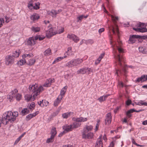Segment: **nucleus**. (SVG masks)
Wrapping results in <instances>:
<instances>
[{
    "instance_id": "f257e3e1",
    "label": "nucleus",
    "mask_w": 147,
    "mask_h": 147,
    "mask_svg": "<svg viewBox=\"0 0 147 147\" xmlns=\"http://www.w3.org/2000/svg\"><path fill=\"white\" fill-rule=\"evenodd\" d=\"M18 113L17 111L12 112L8 111L4 113L1 118L0 117V127L1 123L6 125L9 122H13L16 120V118L18 116Z\"/></svg>"
},
{
    "instance_id": "f03ea898",
    "label": "nucleus",
    "mask_w": 147,
    "mask_h": 147,
    "mask_svg": "<svg viewBox=\"0 0 147 147\" xmlns=\"http://www.w3.org/2000/svg\"><path fill=\"white\" fill-rule=\"evenodd\" d=\"M29 90L30 93L32 94V96L33 97H36L43 90V88L42 86L38 87V85L35 84L30 85Z\"/></svg>"
},
{
    "instance_id": "7ed1b4c3",
    "label": "nucleus",
    "mask_w": 147,
    "mask_h": 147,
    "mask_svg": "<svg viewBox=\"0 0 147 147\" xmlns=\"http://www.w3.org/2000/svg\"><path fill=\"white\" fill-rule=\"evenodd\" d=\"M115 57L117 61L118 64L121 67V70L125 73L127 71L126 69L127 65L122 64L123 62V63L125 62V59L124 57L121 54H117V55L115 56Z\"/></svg>"
},
{
    "instance_id": "20e7f679",
    "label": "nucleus",
    "mask_w": 147,
    "mask_h": 147,
    "mask_svg": "<svg viewBox=\"0 0 147 147\" xmlns=\"http://www.w3.org/2000/svg\"><path fill=\"white\" fill-rule=\"evenodd\" d=\"M72 119L74 122L71 125L73 128L80 127L81 125V122H85L87 120V118H84L82 117H73Z\"/></svg>"
},
{
    "instance_id": "39448f33",
    "label": "nucleus",
    "mask_w": 147,
    "mask_h": 147,
    "mask_svg": "<svg viewBox=\"0 0 147 147\" xmlns=\"http://www.w3.org/2000/svg\"><path fill=\"white\" fill-rule=\"evenodd\" d=\"M85 129H83L84 131L82 133V138L83 139H91L93 136V134L92 133L89 132L86 134L87 133L86 130H84Z\"/></svg>"
},
{
    "instance_id": "423d86ee",
    "label": "nucleus",
    "mask_w": 147,
    "mask_h": 147,
    "mask_svg": "<svg viewBox=\"0 0 147 147\" xmlns=\"http://www.w3.org/2000/svg\"><path fill=\"white\" fill-rule=\"evenodd\" d=\"M18 92V90L16 89H15L12 91L11 92L9 93L7 95V98L10 101L13 100V98L15 97V94Z\"/></svg>"
},
{
    "instance_id": "0eeeda50",
    "label": "nucleus",
    "mask_w": 147,
    "mask_h": 147,
    "mask_svg": "<svg viewBox=\"0 0 147 147\" xmlns=\"http://www.w3.org/2000/svg\"><path fill=\"white\" fill-rule=\"evenodd\" d=\"M6 63L7 65L12 64L14 61V58L11 55H8L6 57Z\"/></svg>"
},
{
    "instance_id": "6e6552de",
    "label": "nucleus",
    "mask_w": 147,
    "mask_h": 147,
    "mask_svg": "<svg viewBox=\"0 0 147 147\" xmlns=\"http://www.w3.org/2000/svg\"><path fill=\"white\" fill-rule=\"evenodd\" d=\"M67 38L70 39H72L75 42L77 43L79 40V38L74 34H68Z\"/></svg>"
},
{
    "instance_id": "1a4fd4ad",
    "label": "nucleus",
    "mask_w": 147,
    "mask_h": 147,
    "mask_svg": "<svg viewBox=\"0 0 147 147\" xmlns=\"http://www.w3.org/2000/svg\"><path fill=\"white\" fill-rule=\"evenodd\" d=\"M112 116L111 114L110 113H108L106 115V119H105V124L109 125L110 124L111 121Z\"/></svg>"
},
{
    "instance_id": "9d476101",
    "label": "nucleus",
    "mask_w": 147,
    "mask_h": 147,
    "mask_svg": "<svg viewBox=\"0 0 147 147\" xmlns=\"http://www.w3.org/2000/svg\"><path fill=\"white\" fill-rule=\"evenodd\" d=\"M34 37H32L29 38L27 40V44L28 45L32 46L35 44Z\"/></svg>"
},
{
    "instance_id": "9b49d317",
    "label": "nucleus",
    "mask_w": 147,
    "mask_h": 147,
    "mask_svg": "<svg viewBox=\"0 0 147 147\" xmlns=\"http://www.w3.org/2000/svg\"><path fill=\"white\" fill-rule=\"evenodd\" d=\"M63 128L64 130V131H65V132L66 131V132H67L68 131H71L72 129H74L72 127V126L71 124L69 125H65L63 126Z\"/></svg>"
},
{
    "instance_id": "f8f14e48",
    "label": "nucleus",
    "mask_w": 147,
    "mask_h": 147,
    "mask_svg": "<svg viewBox=\"0 0 147 147\" xmlns=\"http://www.w3.org/2000/svg\"><path fill=\"white\" fill-rule=\"evenodd\" d=\"M24 98L25 100L27 101H32L34 100L36 97H33L32 94L31 95L27 94L25 95Z\"/></svg>"
},
{
    "instance_id": "ddd939ff",
    "label": "nucleus",
    "mask_w": 147,
    "mask_h": 147,
    "mask_svg": "<svg viewBox=\"0 0 147 147\" xmlns=\"http://www.w3.org/2000/svg\"><path fill=\"white\" fill-rule=\"evenodd\" d=\"M63 97L61 96H59L56 100L54 101L53 105L55 107H57L60 102L61 100L62 99Z\"/></svg>"
},
{
    "instance_id": "4468645a",
    "label": "nucleus",
    "mask_w": 147,
    "mask_h": 147,
    "mask_svg": "<svg viewBox=\"0 0 147 147\" xmlns=\"http://www.w3.org/2000/svg\"><path fill=\"white\" fill-rule=\"evenodd\" d=\"M38 114V113L36 112L32 114H29L26 116V120L27 121H28L32 118L36 116Z\"/></svg>"
},
{
    "instance_id": "2eb2a0df",
    "label": "nucleus",
    "mask_w": 147,
    "mask_h": 147,
    "mask_svg": "<svg viewBox=\"0 0 147 147\" xmlns=\"http://www.w3.org/2000/svg\"><path fill=\"white\" fill-rule=\"evenodd\" d=\"M136 38L135 37V35H133L132 36H130L129 40V43H134L136 41Z\"/></svg>"
},
{
    "instance_id": "dca6fc26",
    "label": "nucleus",
    "mask_w": 147,
    "mask_h": 147,
    "mask_svg": "<svg viewBox=\"0 0 147 147\" xmlns=\"http://www.w3.org/2000/svg\"><path fill=\"white\" fill-rule=\"evenodd\" d=\"M74 64L75 66H76L78 65H79L83 61L82 59L77 58L74 59Z\"/></svg>"
},
{
    "instance_id": "f3484780",
    "label": "nucleus",
    "mask_w": 147,
    "mask_h": 147,
    "mask_svg": "<svg viewBox=\"0 0 147 147\" xmlns=\"http://www.w3.org/2000/svg\"><path fill=\"white\" fill-rule=\"evenodd\" d=\"M145 75H142L140 77L138 78L135 80V82L138 83L140 82H141V83L143 82H145L144 80V78H145Z\"/></svg>"
},
{
    "instance_id": "a211bd4d",
    "label": "nucleus",
    "mask_w": 147,
    "mask_h": 147,
    "mask_svg": "<svg viewBox=\"0 0 147 147\" xmlns=\"http://www.w3.org/2000/svg\"><path fill=\"white\" fill-rule=\"evenodd\" d=\"M67 88V86H65L63 87L61 90L60 94L59 96H61V97H63V96L64 95L65 93L66 90Z\"/></svg>"
},
{
    "instance_id": "6ab92c4d",
    "label": "nucleus",
    "mask_w": 147,
    "mask_h": 147,
    "mask_svg": "<svg viewBox=\"0 0 147 147\" xmlns=\"http://www.w3.org/2000/svg\"><path fill=\"white\" fill-rule=\"evenodd\" d=\"M31 30L34 32H39L40 30V27L36 26H33L31 28Z\"/></svg>"
},
{
    "instance_id": "aec40b11",
    "label": "nucleus",
    "mask_w": 147,
    "mask_h": 147,
    "mask_svg": "<svg viewBox=\"0 0 147 147\" xmlns=\"http://www.w3.org/2000/svg\"><path fill=\"white\" fill-rule=\"evenodd\" d=\"M73 112H70L69 113H65L62 114V117L64 119H67L68 117L70 116V115L73 114Z\"/></svg>"
},
{
    "instance_id": "412c9836",
    "label": "nucleus",
    "mask_w": 147,
    "mask_h": 147,
    "mask_svg": "<svg viewBox=\"0 0 147 147\" xmlns=\"http://www.w3.org/2000/svg\"><path fill=\"white\" fill-rule=\"evenodd\" d=\"M105 53H101L99 57L96 60L95 62V63L97 64L99 63L101 61V59L104 56Z\"/></svg>"
},
{
    "instance_id": "4be33fe9",
    "label": "nucleus",
    "mask_w": 147,
    "mask_h": 147,
    "mask_svg": "<svg viewBox=\"0 0 147 147\" xmlns=\"http://www.w3.org/2000/svg\"><path fill=\"white\" fill-rule=\"evenodd\" d=\"M74 59L69 61L66 64V66L69 67H71L75 66L74 64Z\"/></svg>"
},
{
    "instance_id": "5701e85b",
    "label": "nucleus",
    "mask_w": 147,
    "mask_h": 147,
    "mask_svg": "<svg viewBox=\"0 0 147 147\" xmlns=\"http://www.w3.org/2000/svg\"><path fill=\"white\" fill-rule=\"evenodd\" d=\"M57 132L56 128L54 127H53L51 132V136L55 137V135L57 134Z\"/></svg>"
},
{
    "instance_id": "b1692460",
    "label": "nucleus",
    "mask_w": 147,
    "mask_h": 147,
    "mask_svg": "<svg viewBox=\"0 0 147 147\" xmlns=\"http://www.w3.org/2000/svg\"><path fill=\"white\" fill-rule=\"evenodd\" d=\"M26 63V59H23L20 60L19 61L17 62V63L18 65L21 66L23 65L24 64Z\"/></svg>"
},
{
    "instance_id": "393cba45",
    "label": "nucleus",
    "mask_w": 147,
    "mask_h": 147,
    "mask_svg": "<svg viewBox=\"0 0 147 147\" xmlns=\"http://www.w3.org/2000/svg\"><path fill=\"white\" fill-rule=\"evenodd\" d=\"M103 144L102 141H96L95 145V147H102Z\"/></svg>"
},
{
    "instance_id": "a878e982",
    "label": "nucleus",
    "mask_w": 147,
    "mask_h": 147,
    "mask_svg": "<svg viewBox=\"0 0 147 147\" xmlns=\"http://www.w3.org/2000/svg\"><path fill=\"white\" fill-rule=\"evenodd\" d=\"M85 67L79 69L77 71L78 74H86Z\"/></svg>"
},
{
    "instance_id": "bb28decb",
    "label": "nucleus",
    "mask_w": 147,
    "mask_h": 147,
    "mask_svg": "<svg viewBox=\"0 0 147 147\" xmlns=\"http://www.w3.org/2000/svg\"><path fill=\"white\" fill-rule=\"evenodd\" d=\"M135 103L136 105H138L140 106L142 105L147 106V102H144L143 100H140V102H135Z\"/></svg>"
},
{
    "instance_id": "cd10ccee",
    "label": "nucleus",
    "mask_w": 147,
    "mask_h": 147,
    "mask_svg": "<svg viewBox=\"0 0 147 147\" xmlns=\"http://www.w3.org/2000/svg\"><path fill=\"white\" fill-rule=\"evenodd\" d=\"M139 50L140 52H142L143 54H147V49L143 47H139Z\"/></svg>"
},
{
    "instance_id": "c85d7f7f",
    "label": "nucleus",
    "mask_w": 147,
    "mask_h": 147,
    "mask_svg": "<svg viewBox=\"0 0 147 147\" xmlns=\"http://www.w3.org/2000/svg\"><path fill=\"white\" fill-rule=\"evenodd\" d=\"M23 115H25L30 113L29 110L27 108H24L21 111Z\"/></svg>"
},
{
    "instance_id": "c756f323",
    "label": "nucleus",
    "mask_w": 147,
    "mask_h": 147,
    "mask_svg": "<svg viewBox=\"0 0 147 147\" xmlns=\"http://www.w3.org/2000/svg\"><path fill=\"white\" fill-rule=\"evenodd\" d=\"M35 40H37L38 39L40 41L43 40L45 38V37L43 36H40V35H37L34 37Z\"/></svg>"
},
{
    "instance_id": "7c9ffc66",
    "label": "nucleus",
    "mask_w": 147,
    "mask_h": 147,
    "mask_svg": "<svg viewBox=\"0 0 147 147\" xmlns=\"http://www.w3.org/2000/svg\"><path fill=\"white\" fill-rule=\"evenodd\" d=\"M33 56L32 54H24L22 56V57L23 59H28V57H30Z\"/></svg>"
},
{
    "instance_id": "2f4dec72",
    "label": "nucleus",
    "mask_w": 147,
    "mask_h": 147,
    "mask_svg": "<svg viewBox=\"0 0 147 147\" xmlns=\"http://www.w3.org/2000/svg\"><path fill=\"white\" fill-rule=\"evenodd\" d=\"M51 50L49 49L46 50L44 52V54L45 56H48L51 54Z\"/></svg>"
},
{
    "instance_id": "473e14b6",
    "label": "nucleus",
    "mask_w": 147,
    "mask_h": 147,
    "mask_svg": "<svg viewBox=\"0 0 147 147\" xmlns=\"http://www.w3.org/2000/svg\"><path fill=\"white\" fill-rule=\"evenodd\" d=\"M93 127L92 125H86V128H84V129L86 130L87 132L88 131H91L93 129Z\"/></svg>"
},
{
    "instance_id": "72a5a7b5",
    "label": "nucleus",
    "mask_w": 147,
    "mask_h": 147,
    "mask_svg": "<svg viewBox=\"0 0 147 147\" xmlns=\"http://www.w3.org/2000/svg\"><path fill=\"white\" fill-rule=\"evenodd\" d=\"M20 50L15 51L14 53L13 54L12 56L14 58L18 57L19 55V51Z\"/></svg>"
},
{
    "instance_id": "f704fd0d",
    "label": "nucleus",
    "mask_w": 147,
    "mask_h": 147,
    "mask_svg": "<svg viewBox=\"0 0 147 147\" xmlns=\"http://www.w3.org/2000/svg\"><path fill=\"white\" fill-rule=\"evenodd\" d=\"M41 102H42V107H43L44 106H47L49 103V102L45 100H42Z\"/></svg>"
},
{
    "instance_id": "c9c22d12",
    "label": "nucleus",
    "mask_w": 147,
    "mask_h": 147,
    "mask_svg": "<svg viewBox=\"0 0 147 147\" xmlns=\"http://www.w3.org/2000/svg\"><path fill=\"white\" fill-rule=\"evenodd\" d=\"M35 60L34 59H30L27 63V64L29 65H33L35 63Z\"/></svg>"
},
{
    "instance_id": "e433bc0d",
    "label": "nucleus",
    "mask_w": 147,
    "mask_h": 147,
    "mask_svg": "<svg viewBox=\"0 0 147 147\" xmlns=\"http://www.w3.org/2000/svg\"><path fill=\"white\" fill-rule=\"evenodd\" d=\"M147 32V29L145 27H144L142 28H139V32H141L142 33L146 32Z\"/></svg>"
},
{
    "instance_id": "4c0bfd02",
    "label": "nucleus",
    "mask_w": 147,
    "mask_h": 147,
    "mask_svg": "<svg viewBox=\"0 0 147 147\" xmlns=\"http://www.w3.org/2000/svg\"><path fill=\"white\" fill-rule=\"evenodd\" d=\"M64 31V29L63 28L61 27L60 29H59L57 30L56 32H54L55 34H60L62 33Z\"/></svg>"
},
{
    "instance_id": "58836bf2",
    "label": "nucleus",
    "mask_w": 147,
    "mask_h": 147,
    "mask_svg": "<svg viewBox=\"0 0 147 147\" xmlns=\"http://www.w3.org/2000/svg\"><path fill=\"white\" fill-rule=\"evenodd\" d=\"M85 69L86 74L88 73V74H90L91 72H92V71L93 70L91 68L88 67H85Z\"/></svg>"
},
{
    "instance_id": "ea45409f",
    "label": "nucleus",
    "mask_w": 147,
    "mask_h": 147,
    "mask_svg": "<svg viewBox=\"0 0 147 147\" xmlns=\"http://www.w3.org/2000/svg\"><path fill=\"white\" fill-rule=\"evenodd\" d=\"M67 57V56L66 55H65L63 57H58L57 58H56L55 59L57 62H58L59 61H61V59H63L64 58H66Z\"/></svg>"
},
{
    "instance_id": "a19ab883",
    "label": "nucleus",
    "mask_w": 147,
    "mask_h": 147,
    "mask_svg": "<svg viewBox=\"0 0 147 147\" xmlns=\"http://www.w3.org/2000/svg\"><path fill=\"white\" fill-rule=\"evenodd\" d=\"M54 137L51 136L50 138L47 139L46 141V142L49 143L53 142L54 141Z\"/></svg>"
},
{
    "instance_id": "79ce46f5",
    "label": "nucleus",
    "mask_w": 147,
    "mask_h": 147,
    "mask_svg": "<svg viewBox=\"0 0 147 147\" xmlns=\"http://www.w3.org/2000/svg\"><path fill=\"white\" fill-rule=\"evenodd\" d=\"M39 18V17L38 16V15L37 14H35V15H34L33 16H32L31 17V19L35 21L36 20H37Z\"/></svg>"
},
{
    "instance_id": "37998d69",
    "label": "nucleus",
    "mask_w": 147,
    "mask_h": 147,
    "mask_svg": "<svg viewBox=\"0 0 147 147\" xmlns=\"http://www.w3.org/2000/svg\"><path fill=\"white\" fill-rule=\"evenodd\" d=\"M58 114V112H54L52 113L50 116L49 118L51 119H52L54 117L56 116Z\"/></svg>"
},
{
    "instance_id": "c03bdc74",
    "label": "nucleus",
    "mask_w": 147,
    "mask_h": 147,
    "mask_svg": "<svg viewBox=\"0 0 147 147\" xmlns=\"http://www.w3.org/2000/svg\"><path fill=\"white\" fill-rule=\"evenodd\" d=\"M16 98L17 100L19 101L21 99L22 95L21 94L18 93L16 95Z\"/></svg>"
},
{
    "instance_id": "a18cd8bd",
    "label": "nucleus",
    "mask_w": 147,
    "mask_h": 147,
    "mask_svg": "<svg viewBox=\"0 0 147 147\" xmlns=\"http://www.w3.org/2000/svg\"><path fill=\"white\" fill-rule=\"evenodd\" d=\"M40 3L38 2L37 3H35V5L34 6L33 9H38L39 8V6L40 5Z\"/></svg>"
},
{
    "instance_id": "49530a36",
    "label": "nucleus",
    "mask_w": 147,
    "mask_h": 147,
    "mask_svg": "<svg viewBox=\"0 0 147 147\" xmlns=\"http://www.w3.org/2000/svg\"><path fill=\"white\" fill-rule=\"evenodd\" d=\"M51 13V15L52 16H55L58 13L56 11L54 10H52Z\"/></svg>"
},
{
    "instance_id": "de8ad7c7",
    "label": "nucleus",
    "mask_w": 147,
    "mask_h": 147,
    "mask_svg": "<svg viewBox=\"0 0 147 147\" xmlns=\"http://www.w3.org/2000/svg\"><path fill=\"white\" fill-rule=\"evenodd\" d=\"M83 18H84L83 17V16L82 15L79 16V17H78L77 18V19H78L77 22H81Z\"/></svg>"
},
{
    "instance_id": "09e8293b",
    "label": "nucleus",
    "mask_w": 147,
    "mask_h": 147,
    "mask_svg": "<svg viewBox=\"0 0 147 147\" xmlns=\"http://www.w3.org/2000/svg\"><path fill=\"white\" fill-rule=\"evenodd\" d=\"M111 17L113 21L115 22L118 20V18L117 16L114 17V16L112 15L111 16Z\"/></svg>"
},
{
    "instance_id": "8fccbe9b",
    "label": "nucleus",
    "mask_w": 147,
    "mask_h": 147,
    "mask_svg": "<svg viewBox=\"0 0 147 147\" xmlns=\"http://www.w3.org/2000/svg\"><path fill=\"white\" fill-rule=\"evenodd\" d=\"M50 86H51L49 84V83L48 80H47V81L43 85V86L45 87H50Z\"/></svg>"
},
{
    "instance_id": "3c124183",
    "label": "nucleus",
    "mask_w": 147,
    "mask_h": 147,
    "mask_svg": "<svg viewBox=\"0 0 147 147\" xmlns=\"http://www.w3.org/2000/svg\"><path fill=\"white\" fill-rule=\"evenodd\" d=\"M35 106V103L34 102H32L29 106V109H32V108H33Z\"/></svg>"
},
{
    "instance_id": "603ef678",
    "label": "nucleus",
    "mask_w": 147,
    "mask_h": 147,
    "mask_svg": "<svg viewBox=\"0 0 147 147\" xmlns=\"http://www.w3.org/2000/svg\"><path fill=\"white\" fill-rule=\"evenodd\" d=\"M47 80L48 81L50 86L51 85V84L52 83L54 82H55V80L54 78L49 79Z\"/></svg>"
},
{
    "instance_id": "864d4df0",
    "label": "nucleus",
    "mask_w": 147,
    "mask_h": 147,
    "mask_svg": "<svg viewBox=\"0 0 147 147\" xmlns=\"http://www.w3.org/2000/svg\"><path fill=\"white\" fill-rule=\"evenodd\" d=\"M116 48L119 53H121L123 52V49L119 47L118 46L116 45Z\"/></svg>"
},
{
    "instance_id": "5fc2aeb1",
    "label": "nucleus",
    "mask_w": 147,
    "mask_h": 147,
    "mask_svg": "<svg viewBox=\"0 0 147 147\" xmlns=\"http://www.w3.org/2000/svg\"><path fill=\"white\" fill-rule=\"evenodd\" d=\"M98 100L100 102H102L105 100H104V98L103 96H100L98 99Z\"/></svg>"
},
{
    "instance_id": "6e6d98bb",
    "label": "nucleus",
    "mask_w": 147,
    "mask_h": 147,
    "mask_svg": "<svg viewBox=\"0 0 147 147\" xmlns=\"http://www.w3.org/2000/svg\"><path fill=\"white\" fill-rule=\"evenodd\" d=\"M135 37L136 38H138L139 39H143L144 38V36H140V35H135Z\"/></svg>"
},
{
    "instance_id": "4d7b16f0",
    "label": "nucleus",
    "mask_w": 147,
    "mask_h": 147,
    "mask_svg": "<svg viewBox=\"0 0 147 147\" xmlns=\"http://www.w3.org/2000/svg\"><path fill=\"white\" fill-rule=\"evenodd\" d=\"M4 23V20L3 18H0V28H1L3 25L2 24Z\"/></svg>"
},
{
    "instance_id": "13d9d810",
    "label": "nucleus",
    "mask_w": 147,
    "mask_h": 147,
    "mask_svg": "<svg viewBox=\"0 0 147 147\" xmlns=\"http://www.w3.org/2000/svg\"><path fill=\"white\" fill-rule=\"evenodd\" d=\"M126 104L127 106H129L131 104V100L128 99L126 102Z\"/></svg>"
},
{
    "instance_id": "bf43d9fd",
    "label": "nucleus",
    "mask_w": 147,
    "mask_h": 147,
    "mask_svg": "<svg viewBox=\"0 0 147 147\" xmlns=\"http://www.w3.org/2000/svg\"><path fill=\"white\" fill-rule=\"evenodd\" d=\"M120 108V106L117 107L114 110V112L116 114L119 110V109Z\"/></svg>"
},
{
    "instance_id": "052dcab7",
    "label": "nucleus",
    "mask_w": 147,
    "mask_h": 147,
    "mask_svg": "<svg viewBox=\"0 0 147 147\" xmlns=\"http://www.w3.org/2000/svg\"><path fill=\"white\" fill-rule=\"evenodd\" d=\"M21 139L19 137L15 141V142H14V144L15 145L17 144L19 142V141Z\"/></svg>"
},
{
    "instance_id": "680f3d73",
    "label": "nucleus",
    "mask_w": 147,
    "mask_h": 147,
    "mask_svg": "<svg viewBox=\"0 0 147 147\" xmlns=\"http://www.w3.org/2000/svg\"><path fill=\"white\" fill-rule=\"evenodd\" d=\"M144 24H145L144 23L140 22L138 26L142 28L144 26Z\"/></svg>"
},
{
    "instance_id": "e2e57ef3",
    "label": "nucleus",
    "mask_w": 147,
    "mask_h": 147,
    "mask_svg": "<svg viewBox=\"0 0 147 147\" xmlns=\"http://www.w3.org/2000/svg\"><path fill=\"white\" fill-rule=\"evenodd\" d=\"M136 110L134 109H132L128 111V113H133L134 112H136Z\"/></svg>"
},
{
    "instance_id": "0e129e2a",
    "label": "nucleus",
    "mask_w": 147,
    "mask_h": 147,
    "mask_svg": "<svg viewBox=\"0 0 147 147\" xmlns=\"http://www.w3.org/2000/svg\"><path fill=\"white\" fill-rule=\"evenodd\" d=\"M105 29L103 28H102L98 30V32L100 34H101L102 32L104 31Z\"/></svg>"
},
{
    "instance_id": "69168bd1",
    "label": "nucleus",
    "mask_w": 147,
    "mask_h": 147,
    "mask_svg": "<svg viewBox=\"0 0 147 147\" xmlns=\"http://www.w3.org/2000/svg\"><path fill=\"white\" fill-rule=\"evenodd\" d=\"M126 114L127 117H130L131 116V114L130 113H128V111L126 112Z\"/></svg>"
},
{
    "instance_id": "338daca9",
    "label": "nucleus",
    "mask_w": 147,
    "mask_h": 147,
    "mask_svg": "<svg viewBox=\"0 0 147 147\" xmlns=\"http://www.w3.org/2000/svg\"><path fill=\"white\" fill-rule=\"evenodd\" d=\"M65 131H63L62 132H61L58 135V136L59 137H61L65 133Z\"/></svg>"
},
{
    "instance_id": "774afa93",
    "label": "nucleus",
    "mask_w": 147,
    "mask_h": 147,
    "mask_svg": "<svg viewBox=\"0 0 147 147\" xmlns=\"http://www.w3.org/2000/svg\"><path fill=\"white\" fill-rule=\"evenodd\" d=\"M119 85L120 86L123 87V83L121 82H119Z\"/></svg>"
}]
</instances>
